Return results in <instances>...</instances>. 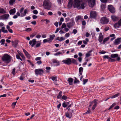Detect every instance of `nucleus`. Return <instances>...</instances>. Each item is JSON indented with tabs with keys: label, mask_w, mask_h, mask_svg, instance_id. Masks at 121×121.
<instances>
[{
	"label": "nucleus",
	"mask_w": 121,
	"mask_h": 121,
	"mask_svg": "<svg viewBox=\"0 0 121 121\" xmlns=\"http://www.w3.org/2000/svg\"><path fill=\"white\" fill-rule=\"evenodd\" d=\"M121 41V37L118 38L116 39L113 43L115 45H117L120 43Z\"/></svg>",
	"instance_id": "obj_11"
},
{
	"label": "nucleus",
	"mask_w": 121,
	"mask_h": 121,
	"mask_svg": "<svg viewBox=\"0 0 121 121\" xmlns=\"http://www.w3.org/2000/svg\"><path fill=\"white\" fill-rule=\"evenodd\" d=\"M91 55V54L90 53H87L86 54V57H88Z\"/></svg>",
	"instance_id": "obj_56"
},
{
	"label": "nucleus",
	"mask_w": 121,
	"mask_h": 121,
	"mask_svg": "<svg viewBox=\"0 0 121 121\" xmlns=\"http://www.w3.org/2000/svg\"><path fill=\"white\" fill-rule=\"evenodd\" d=\"M53 63H56L57 64V65H59V61L55 60H53Z\"/></svg>",
	"instance_id": "obj_34"
},
{
	"label": "nucleus",
	"mask_w": 121,
	"mask_h": 121,
	"mask_svg": "<svg viewBox=\"0 0 121 121\" xmlns=\"http://www.w3.org/2000/svg\"><path fill=\"white\" fill-rule=\"evenodd\" d=\"M111 18L113 21H117L119 19V18L117 17L114 15L111 16Z\"/></svg>",
	"instance_id": "obj_20"
},
{
	"label": "nucleus",
	"mask_w": 121,
	"mask_h": 121,
	"mask_svg": "<svg viewBox=\"0 0 121 121\" xmlns=\"http://www.w3.org/2000/svg\"><path fill=\"white\" fill-rule=\"evenodd\" d=\"M61 98L62 99L65 100L67 99V97L66 96L64 95L62 96Z\"/></svg>",
	"instance_id": "obj_47"
},
{
	"label": "nucleus",
	"mask_w": 121,
	"mask_h": 121,
	"mask_svg": "<svg viewBox=\"0 0 121 121\" xmlns=\"http://www.w3.org/2000/svg\"><path fill=\"white\" fill-rule=\"evenodd\" d=\"M73 110L72 109L69 108L68 110V112L66 113V117L68 118H70L72 116Z\"/></svg>",
	"instance_id": "obj_5"
},
{
	"label": "nucleus",
	"mask_w": 121,
	"mask_h": 121,
	"mask_svg": "<svg viewBox=\"0 0 121 121\" xmlns=\"http://www.w3.org/2000/svg\"><path fill=\"white\" fill-rule=\"evenodd\" d=\"M73 2L72 0H69L68 5V7L70 9L71 8Z\"/></svg>",
	"instance_id": "obj_21"
},
{
	"label": "nucleus",
	"mask_w": 121,
	"mask_h": 121,
	"mask_svg": "<svg viewBox=\"0 0 121 121\" xmlns=\"http://www.w3.org/2000/svg\"><path fill=\"white\" fill-rule=\"evenodd\" d=\"M30 113L29 112H26L25 113V115L26 116H28L30 115Z\"/></svg>",
	"instance_id": "obj_63"
},
{
	"label": "nucleus",
	"mask_w": 121,
	"mask_h": 121,
	"mask_svg": "<svg viewBox=\"0 0 121 121\" xmlns=\"http://www.w3.org/2000/svg\"><path fill=\"white\" fill-rule=\"evenodd\" d=\"M100 22L102 24H106L108 22L109 20L106 17H103L101 18Z\"/></svg>",
	"instance_id": "obj_7"
},
{
	"label": "nucleus",
	"mask_w": 121,
	"mask_h": 121,
	"mask_svg": "<svg viewBox=\"0 0 121 121\" xmlns=\"http://www.w3.org/2000/svg\"><path fill=\"white\" fill-rule=\"evenodd\" d=\"M62 91H60L59 93V94L58 95L57 98L58 99L60 98L62 96Z\"/></svg>",
	"instance_id": "obj_28"
},
{
	"label": "nucleus",
	"mask_w": 121,
	"mask_h": 121,
	"mask_svg": "<svg viewBox=\"0 0 121 121\" xmlns=\"http://www.w3.org/2000/svg\"><path fill=\"white\" fill-rule=\"evenodd\" d=\"M108 9L111 13H113L115 12V10L113 6L111 5H109L108 6Z\"/></svg>",
	"instance_id": "obj_8"
},
{
	"label": "nucleus",
	"mask_w": 121,
	"mask_h": 121,
	"mask_svg": "<svg viewBox=\"0 0 121 121\" xmlns=\"http://www.w3.org/2000/svg\"><path fill=\"white\" fill-rule=\"evenodd\" d=\"M62 62L65 64L69 65L71 64V59L70 58H68L65 60H63Z\"/></svg>",
	"instance_id": "obj_9"
},
{
	"label": "nucleus",
	"mask_w": 121,
	"mask_h": 121,
	"mask_svg": "<svg viewBox=\"0 0 121 121\" xmlns=\"http://www.w3.org/2000/svg\"><path fill=\"white\" fill-rule=\"evenodd\" d=\"M15 0H10L9 1V4L10 5H13L15 2Z\"/></svg>",
	"instance_id": "obj_37"
},
{
	"label": "nucleus",
	"mask_w": 121,
	"mask_h": 121,
	"mask_svg": "<svg viewBox=\"0 0 121 121\" xmlns=\"http://www.w3.org/2000/svg\"><path fill=\"white\" fill-rule=\"evenodd\" d=\"M119 93H118L117 94L113 95L110 98L112 99L115 98L119 96Z\"/></svg>",
	"instance_id": "obj_33"
},
{
	"label": "nucleus",
	"mask_w": 121,
	"mask_h": 121,
	"mask_svg": "<svg viewBox=\"0 0 121 121\" xmlns=\"http://www.w3.org/2000/svg\"><path fill=\"white\" fill-rule=\"evenodd\" d=\"M64 30L65 32H67L68 31L69 29L68 28L65 27L64 28Z\"/></svg>",
	"instance_id": "obj_60"
},
{
	"label": "nucleus",
	"mask_w": 121,
	"mask_h": 121,
	"mask_svg": "<svg viewBox=\"0 0 121 121\" xmlns=\"http://www.w3.org/2000/svg\"><path fill=\"white\" fill-rule=\"evenodd\" d=\"M82 18L80 16H78L75 18V21L76 22H78L79 20H80Z\"/></svg>",
	"instance_id": "obj_30"
},
{
	"label": "nucleus",
	"mask_w": 121,
	"mask_h": 121,
	"mask_svg": "<svg viewBox=\"0 0 121 121\" xmlns=\"http://www.w3.org/2000/svg\"><path fill=\"white\" fill-rule=\"evenodd\" d=\"M37 42L35 39H34L30 41L29 44L30 45H31L32 47H33L36 44Z\"/></svg>",
	"instance_id": "obj_13"
},
{
	"label": "nucleus",
	"mask_w": 121,
	"mask_h": 121,
	"mask_svg": "<svg viewBox=\"0 0 121 121\" xmlns=\"http://www.w3.org/2000/svg\"><path fill=\"white\" fill-rule=\"evenodd\" d=\"M71 63H73L74 64L77 65L78 64V63L75 60H74L73 59H72L71 60Z\"/></svg>",
	"instance_id": "obj_32"
},
{
	"label": "nucleus",
	"mask_w": 121,
	"mask_h": 121,
	"mask_svg": "<svg viewBox=\"0 0 121 121\" xmlns=\"http://www.w3.org/2000/svg\"><path fill=\"white\" fill-rule=\"evenodd\" d=\"M55 37V35H50V37L51 38H52V39H53Z\"/></svg>",
	"instance_id": "obj_52"
},
{
	"label": "nucleus",
	"mask_w": 121,
	"mask_h": 121,
	"mask_svg": "<svg viewBox=\"0 0 121 121\" xmlns=\"http://www.w3.org/2000/svg\"><path fill=\"white\" fill-rule=\"evenodd\" d=\"M73 79L71 78H69L68 79L69 84L71 85H73Z\"/></svg>",
	"instance_id": "obj_22"
},
{
	"label": "nucleus",
	"mask_w": 121,
	"mask_h": 121,
	"mask_svg": "<svg viewBox=\"0 0 121 121\" xmlns=\"http://www.w3.org/2000/svg\"><path fill=\"white\" fill-rule=\"evenodd\" d=\"M33 12L34 14H37L38 13V11L36 10H34L33 11Z\"/></svg>",
	"instance_id": "obj_46"
},
{
	"label": "nucleus",
	"mask_w": 121,
	"mask_h": 121,
	"mask_svg": "<svg viewBox=\"0 0 121 121\" xmlns=\"http://www.w3.org/2000/svg\"><path fill=\"white\" fill-rule=\"evenodd\" d=\"M43 5L45 8L49 10L51 7V4L49 0H45L44 1Z\"/></svg>",
	"instance_id": "obj_2"
},
{
	"label": "nucleus",
	"mask_w": 121,
	"mask_h": 121,
	"mask_svg": "<svg viewBox=\"0 0 121 121\" xmlns=\"http://www.w3.org/2000/svg\"><path fill=\"white\" fill-rule=\"evenodd\" d=\"M24 53L25 54L27 57L29 59L30 58L31 56L30 54L24 49L23 50Z\"/></svg>",
	"instance_id": "obj_19"
},
{
	"label": "nucleus",
	"mask_w": 121,
	"mask_h": 121,
	"mask_svg": "<svg viewBox=\"0 0 121 121\" xmlns=\"http://www.w3.org/2000/svg\"><path fill=\"white\" fill-rule=\"evenodd\" d=\"M97 104L96 103H95L94 104L93 106L92 107V109L93 110H94L95 108L96 107V106Z\"/></svg>",
	"instance_id": "obj_49"
},
{
	"label": "nucleus",
	"mask_w": 121,
	"mask_h": 121,
	"mask_svg": "<svg viewBox=\"0 0 121 121\" xmlns=\"http://www.w3.org/2000/svg\"><path fill=\"white\" fill-rule=\"evenodd\" d=\"M91 112V111L90 110V108H89L87 111L86 112V113H90Z\"/></svg>",
	"instance_id": "obj_62"
},
{
	"label": "nucleus",
	"mask_w": 121,
	"mask_h": 121,
	"mask_svg": "<svg viewBox=\"0 0 121 121\" xmlns=\"http://www.w3.org/2000/svg\"><path fill=\"white\" fill-rule=\"evenodd\" d=\"M32 17L34 19H35L37 18V16L35 15H33L32 16Z\"/></svg>",
	"instance_id": "obj_59"
},
{
	"label": "nucleus",
	"mask_w": 121,
	"mask_h": 121,
	"mask_svg": "<svg viewBox=\"0 0 121 121\" xmlns=\"http://www.w3.org/2000/svg\"><path fill=\"white\" fill-rule=\"evenodd\" d=\"M1 44H4V43L5 41V40L4 39H3L1 40Z\"/></svg>",
	"instance_id": "obj_55"
},
{
	"label": "nucleus",
	"mask_w": 121,
	"mask_h": 121,
	"mask_svg": "<svg viewBox=\"0 0 121 121\" xmlns=\"http://www.w3.org/2000/svg\"><path fill=\"white\" fill-rule=\"evenodd\" d=\"M16 57L17 59L20 60L21 61H22V60L20 57L19 56L18 54H17L16 56Z\"/></svg>",
	"instance_id": "obj_43"
},
{
	"label": "nucleus",
	"mask_w": 121,
	"mask_h": 121,
	"mask_svg": "<svg viewBox=\"0 0 121 121\" xmlns=\"http://www.w3.org/2000/svg\"><path fill=\"white\" fill-rule=\"evenodd\" d=\"M97 16L96 12L94 11H91L90 12V16L92 18L95 17Z\"/></svg>",
	"instance_id": "obj_12"
},
{
	"label": "nucleus",
	"mask_w": 121,
	"mask_h": 121,
	"mask_svg": "<svg viewBox=\"0 0 121 121\" xmlns=\"http://www.w3.org/2000/svg\"><path fill=\"white\" fill-rule=\"evenodd\" d=\"M83 0H74V4L78 3L83 2L82 1Z\"/></svg>",
	"instance_id": "obj_39"
},
{
	"label": "nucleus",
	"mask_w": 121,
	"mask_h": 121,
	"mask_svg": "<svg viewBox=\"0 0 121 121\" xmlns=\"http://www.w3.org/2000/svg\"><path fill=\"white\" fill-rule=\"evenodd\" d=\"M0 31L1 30L4 33H7L8 32V31L6 30L5 29V28L4 27H2L0 29Z\"/></svg>",
	"instance_id": "obj_23"
},
{
	"label": "nucleus",
	"mask_w": 121,
	"mask_h": 121,
	"mask_svg": "<svg viewBox=\"0 0 121 121\" xmlns=\"http://www.w3.org/2000/svg\"><path fill=\"white\" fill-rule=\"evenodd\" d=\"M115 28H118L119 26H121V19L117 23L115 24L114 25Z\"/></svg>",
	"instance_id": "obj_15"
},
{
	"label": "nucleus",
	"mask_w": 121,
	"mask_h": 121,
	"mask_svg": "<svg viewBox=\"0 0 121 121\" xmlns=\"http://www.w3.org/2000/svg\"><path fill=\"white\" fill-rule=\"evenodd\" d=\"M66 27V24L65 23H64L62 24V25L61 26L62 29L65 28Z\"/></svg>",
	"instance_id": "obj_45"
},
{
	"label": "nucleus",
	"mask_w": 121,
	"mask_h": 121,
	"mask_svg": "<svg viewBox=\"0 0 121 121\" xmlns=\"http://www.w3.org/2000/svg\"><path fill=\"white\" fill-rule=\"evenodd\" d=\"M16 12V10L14 8L10 10L9 12L10 13V14L15 13Z\"/></svg>",
	"instance_id": "obj_27"
},
{
	"label": "nucleus",
	"mask_w": 121,
	"mask_h": 121,
	"mask_svg": "<svg viewBox=\"0 0 121 121\" xmlns=\"http://www.w3.org/2000/svg\"><path fill=\"white\" fill-rule=\"evenodd\" d=\"M31 30L32 29L31 28H29L26 29L25 30V31H26L28 32L31 31Z\"/></svg>",
	"instance_id": "obj_50"
},
{
	"label": "nucleus",
	"mask_w": 121,
	"mask_h": 121,
	"mask_svg": "<svg viewBox=\"0 0 121 121\" xmlns=\"http://www.w3.org/2000/svg\"><path fill=\"white\" fill-rule=\"evenodd\" d=\"M41 44V41H38L37 42V43L36 44V46L37 48L39 47L40 46Z\"/></svg>",
	"instance_id": "obj_31"
},
{
	"label": "nucleus",
	"mask_w": 121,
	"mask_h": 121,
	"mask_svg": "<svg viewBox=\"0 0 121 121\" xmlns=\"http://www.w3.org/2000/svg\"><path fill=\"white\" fill-rule=\"evenodd\" d=\"M109 39V38L108 37L105 38L103 41V43L104 44L105 42L108 41Z\"/></svg>",
	"instance_id": "obj_42"
},
{
	"label": "nucleus",
	"mask_w": 121,
	"mask_h": 121,
	"mask_svg": "<svg viewBox=\"0 0 121 121\" xmlns=\"http://www.w3.org/2000/svg\"><path fill=\"white\" fill-rule=\"evenodd\" d=\"M35 74L37 76L38 75H41L44 73V71L42 69H39L35 70Z\"/></svg>",
	"instance_id": "obj_6"
},
{
	"label": "nucleus",
	"mask_w": 121,
	"mask_h": 121,
	"mask_svg": "<svg viewBox=\"0 0 121 121\" xmlns=\"http://www.w3.org/2000/svg\"><path fill=\"white\" fill-rule=\"evenodd\" d=\"M69 35L70 34L69 33H66L65 35V36L67 38L69 36Z\"/></svg>",
	"instance_id": "obj_53"
},
{
	"label": "nucleus",
	"mask_w": 121,
	"mask_h": 121,
	"mask_svg": "<svg viewBox=\"0 0 121 121\" xmlns=\"http://www.w3.org/2000/svg\"><path fill=\"white\" fill-rule=\"evenodd\" d=\"M74 24V22L73 21H72V22H69L67 23V26L69 28H70Z\"/></svg>",
	"instance_id": "obj_14"
},
{
	"label": "nucleus",
	"mask_w": 121,
	"mask_h": 121,
	"mask_svg": "<svg viewBox=\"0 0 121 121\" xmlns=\"http://www.w3.org/2000/svg\"><path fill=\"white\" fill-rule=\"evenodd\" d=\"M15 69V68H14L12 72V73L14 75L16 73Z\"/></svg>",
	"instance_id": "obj_54"
},
{
	"label": "nucleus",
	"mask_w": 121,
	"mask_h": 121,
	"mask_svg": "<svg viewBox=\"0 0 121 121\" xmlns=\"http://www.w3.org/2000/svg\"><path fill=\"white\" fill-rule=\"evenodd\" d=\"M102 2L105 3L107 2V0H100Z\"/></svg>",
	"instance_id": "obj_58"
},
{
	"label": "nucleus",
	"mask_w": 121,
	"mask_h": 121,
	"mask_svg": "<svg viewBox=\"0 0 121 121\" xmlns=\"http://www.w3.org/2000/svg\"><path fill=\"white\" fill-rule=\"evenodd\" d=\"M12 43H13L12 45L15 47H16L18 43V41L17 40H15L14 41H12Z\"/></svg>",
	"instance_id": "obj_17"
},
{
	"label": "nucleus",
	"mask_w": 121,
	"mask_h": 121,
	"mask_svg": "<svg viewBox=\"0 0 121 121\" xmlns=\"http://www.w3.org/2000/svg\"><path fill=\"white\" fill-rule=\"evenodd\" d=\"M20 55L21 56L23 60H25V57L22 53H21V54H20Z\"/></svg>",
	"instance_id": "obj_48"
},
{
	"label": "nucleus",
	"mask_w": 121,
	"mask_h": 121,
	"mask_svg": "<svg viewBox=\"0 0 121 121\" xmlns=\"http://www.w3.org/2000/svg\"><path fill=\"white\" fill-rule=\"evenodd\" d=\"M83 68L82 67H80L79 68V75H81L82 74L83 71Z\"/></svg>",
	"instance_id": "obj_24"
},
{
	"label": "nucleus",
	"mask_w": 121,
	"mask_h": 121,
	"mask_svg": "<svg viewBox=\"0 0 121 121\" xmlns=\"http://www.w3.org/2000/svg\"><path fill=\"white\" fill-rule=\"evenodd\" d=\"M104 38V36L102 35V33H100L99 37V42L101 43Z\"/></svg>",
	"instance_id": "obj_16"
},
{
	"label": "nucleus",
	"mask_w": 121,
	"mask_h": 121,
	"mask_svg": "<svg viewBox=\"0 0 121 121\" xmlns=\"http://www.w3.org/2000/svg\"><path fill=\"white\" fill-rule=\"evenodd\" d=\"M17 103V102L16 101L15 102H13V103L11 105V106L13 108H14L15 107V105Z\"/></svg>",
	"instance_id": "obj_35"
},
{
	"label": "nucleus",
	"mask_w": 121,
	"mask_h": 121,
	"mask_svg": "<svg viewBox=\"0 0 121 121\" xmlns=\"http://www.w3.org/2000/svg\"><path fill=\"white\" fill-rule=\"evenodd\" d=\"M101 8L102 11L104 10L105 8V4H102L101 6Z\"/></svg>",
	"instance_id": "obj_29"
},
{
	"label": "nucleus",
	"mask_w": 121,
	"mask_h": 121,
	"mask_svg": "<svg viewBox=\"0 0 121 121\" xmlns=\"http://www.w3.org/2000/svg\"><path fill=\"white\" fill-rule=\"evenodd\" d=\"M67 105V104L66 103L64 102L62 104V106L64 107H66Z\"/></svg>",
	"instance_id": "obj_44"
},
{
	"label": "nucleus",
	"mask_w": 121,
	"mask_h": 121,
	"mask_svg": "<svg viewBox=\"0 0 121 121\" xmlns=\"http://www.w3.org/2000/svg\"><path fill=\"white\" fill-rule=\"evenodd\" d=\"M23 7L22 8L20 9V12L21 13V16L22 17L25 16L28 12L27 9H25L24 10Z\"/></svg>",
	"instance_id": "obj_4"
},
{
	"label": "nucleus",
	"mask_w": 121,
	"mask_h": 121,
	"mask_svg": "<svg viewBox=\"0 0 121 121\" xmlns=\"http://www.w3.org/2000/svg\"><path fill=\"white\" fill-rule=\"evenodd\" d=\"M108 61L110 62H113L115 61V60L113 59H112L110 57L109 58Z\"/></svg>",
	"instance_id": "obj_41"
},
{
	"label": "nucleus",
	"mask_w": 121,
	"mask_h": 121,
	"mask_svg": "<svg viewBox=\"0 0 121 121\" xmlns=\"http://www.w3.org/2000/svg\"><path fill=\"white\" fill-rule=\"evenodd\" d=\"M83 85H85L86 83L88 82V81L87 79H83Z\"/></svg>",
	"instance_id": "obj_40"
},
{
	"label": "nucleus",
	"mask_w": 121,
	"mask_h": 121,
	"mask_svg": "<svg viewBox=\"0 0 121 121\" xmlns=\"http://www.w3.org/2000/svg\"><path fill=\"white\" fill-rule=\"evenodd\" d=\"M6 13L5 10L4 9L0 8V13L4 14Z\"/></svg>",
	"instance_id": "obj_26"
},
{
	"label": "nucleus",
	"mask_w": 121,
	"mask_h": 121,
	"mask_svg": "<svg viewBox=\"0 0 121 121\" xmlns=\"http://www.w3.org/2000/svg\"><path fill=\"white\" fill-rule=\"evenodd\" d=\"M41 59V58L40 57H36L35 58V60L37 61L40 60Z\"/></svg>",
	"instance_id": "obj_57"
},
{
	"label": "nucleus",
	"mask_w": 121,
	"mask_h": 121,
	"mask_svg": "<svg viewBox=\"0 0 121 121\" xmlns=\"http://www.w3.org/2000/svg\"><path fill=\"white\" fill-rule=\"evenodd\" d=\"M103 57L104 58V59L107 58L108 60H109V58L110 57H109V56H108V55H105V56H103Z\"/></svg>",
	"instance_id": "obj_51"
},
{
	"label": "nucleus",
	"mask_w": 121,
	"mask_h": 121,
	"mask_svg": "<svg viewBox=\"0 0 121 121\" xmlns=\"http://www.w3.org/2000/svg\"><path fill=\"white\" fill-rule=\"evenodd\" d=\"M77 30L76 29H74L73 30V33L74 34H75L77 32Z\"/></svg>",
	"instance_id": "obj_64"
},
{
	"label": "nucleus",
	"mask_w": 121,
	"mask_h": 121,
	"mask_svg": "<svg viewBox=\"0 0 121 121\" xmlns=\"http://www.w3.org/2000/svg\"><path fill=\"white\" fill-rule=\"evenodd\" d=\"M9 15L8 14H5L2 15L0 17V18L1 19H7L9 17Z\"/></svg>",
	"instance_id": "obj_18"
},
{
	"label": "nucleus",
	"mask_w": 121,
	"mask_h": 121,
	"mask_svg": "<svg viewBox=\"0 0 121 121\" xmlns=\"http://www.w3.org/2000/svg\"><path fill=\"white\" fill-rule=\"evenodd\" d=\"M73 6L75 8H77L78 9H84V4L83 2L75 3Z\"/></svg>",
	"instance_id": "obj_3"
},
{
	"label": "nucleus",
	"mask_w": 121,
	"mask_h": 121,
	"mask_svg": "<svg viewBox=\"0 0 121 121\" xmlns=\"http://www.w3.org/2000/svg\"><path fill=\"white\" fill-rule=\"evenodd\" d=\"M11 57L8 54H5L3 56L2 59L4 62L6 63H8L11 61Z\"/></svg>",
	"instance_id": "obj_1"
},
{
	"label": "nucleus",
	"mask_w": 121,
	"mask_h": 121,
	"mask_svg": "<svg viewBox=\"0 0 121 121\" xmlns=\"http://www.w3.org/2000/svg\"><path fill=\"white\" fill-rule=\"evenodd\" d=\"M57 77H51L53 81H55L56 82L57 81Z\"/></svg>",
	"instance_id": "obj_38"
},
{
	"label": "nucleus",
	"mask_w": 121,
	"mask_h": 121,
	"mask_svg": "<svg viewBox=\"0 0 121 121\" xmlns=\"http://www.w3.org/2000/svg\"><path fill=\"white\" fill-rule=\"evenodd\" d=\"M116 104V103H114L112 104L110 107L108 109V110H110L111 108H112Z\"/></svg>",
	"instance_id": "obj_36"
},
{
	"label": "nucleus",
	"mask_w": 121,
	"mask_h": 121,
	"mask_svg": "<svg viewBox=\"0 0 121 121\" xmlns=\"http://www.w3.org/2000/svg\"><path fill=\"white\" fill-rule=\"evenodd\" d=\"M7 95L6 94H4L3 95H1L0 97H5Z\"/></svg>",
	"instance_id": "obj_61"
},
{
	"label": "nucleus",
	"mask_w": 121,
	"mask_h": 121,
	"mask_svg": "<svg viewBox=\"0 0 121 121\" xmlns=\"http://www.w3.org/2000/svg\"><path fill=\"white\" fill-rule=\"evenodd\" d=\"M65 39V38L63 37H58L56 39V40H58L61 41Z\"/></svg>",
	"instance_id": "obj_25"
},
{
	"label": "nucleus",
	"mask_w": 121,
	"mask_h": 121,
	"mask_svg": "<svg viewBox=\"0 0 121 121\" xmlns=\"http://www.w3.org/2000/svg\"><path fill=\"white\" fill-rule=\"evenodd\" d=\"M112 58H117V61H119L121 60L120 58L118 56V55L117 54H112L111 56Z\"/></svg>",
	"instance_id": "obj_10"
}]
</instances>
